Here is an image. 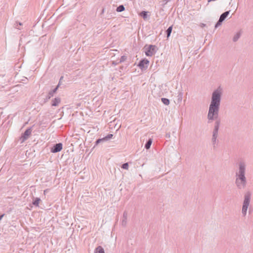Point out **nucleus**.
Wrapping results in <instances>:
<instances>
[{"label": "nucleus", "mask_w": 253, "mask_h": 253, "mask_svg": "<svg viewBox=\"0 0 253 253\" xmlns=\"http://www.w3.org/2000/svg\"><path fill=\"white\" fill-rule=\"evenodd\" d=\"M223 89L221 86H218L211 94V102L209 106L208 113L209 121L218 120L221 96Z\"/></svg>", "instance_id": "f257e3e1"}, {"label": "nucleus", "mask_w": 253, "mask_h": 253, "mask_svg": "<svg viewBox=\"0 0 253 253\" xmlns=\"http://www.w3.org/2000/svg\"><path fill=\"white\" fill-rule=\"evenodd\" d=\"M247 167V163L243 160L239 161L237 164L235 183L238 189H244L247 186V179L246 177Z\"/></svg>", "instance_id": "f03ea898"}, {"label": "nucleus", "mask_w": 253, "mask_h": 253, "mask_svg": "<svg viewBox=\"0 0 253 253\" xmlns=\"http://www.w3.org/2000/svg\"><path fill=\"white\" fill-rule=\"evenodd\" d=\"M252 194L251 192L248 191L246 192L244 196V201L243 203L242 213L244 216L247 214L248 208L250 205V201L251 199Z\"/></svg>", "instance_id": "7ed1b4c3"}, {"label": "nucleus", "mask_w": 253, "mask_h": 253, "mask_svg": "<svg viewBox=\"0 0 253 253\" xmlns=\"http://www.w3.org/2000/svg\"><path fill=\"white\" fill-rule=\"evenodd\" d=\"M144 49L147 56H152L157 52V46L155 45H145Z\"/></svg>", "instance_id": "20e7f679"}, {"label": "nucleus", "mask_w": 253, "mask_h": 253, "mask_svg": "<svg viewBox=\"0 0 253 253\" xmlns=\"http://www.w3.org/2000/svg\"><path fill=\"white\" fill-rule=\"evenodd\" d=\"M32 131V127H29L28 128L25 132L21 135L20 137V140L22 142L25 141L26 140H27L29 136L31 134Z\"/></svg>", "instance_id": "39448f33"}, {"label": "nucleus", "mask_w": 253, "mask_h": 253, "mask_svg": "<svg viewBox=\"0 0 253 253\" xmlns=\"http://www.w3.org/2000/svg\"><path fill=\"white\" fill-rule=\"evenodd\" d=\"M220 119L216 120L214 123V128H213V130L212 131V136H218V130H219V128L220 126Z\"/></svg>", "instance_id": "423d86ee"}, {"label": "nucleus", "mask_w": 253, "mask_h": 253, "mask_svg": "<svg viewBox=\"0 0 253 253\" xmlns=\"http://www.w3.org/2000/svg\"><path fill=\"white\" fill-rule=\"evenodd\" d=\"M149 61L146 59H143L140 61L138 63V67L142 70L146 69L148 68Z\"/></svg>", "instance_id": "0eeeda50"}, {"label": "nucleus", "mask_w": 253, "mask_h": 253, "mask_svg": "<svg viewBox=\"0 0 253 253\" xmlns=\"http://www.w3.org/2000/svg\"><path fill=\"white\" fill-rule=\"evenodd\" d=\"M63 147V145L61 143H57L54 145L50 149V152L53 153L60 152Z\"/></svg>", "instance_id": "6e6552de"}, {"label": "nucleus", "mask_w": 253, "mask_h": 253, "mask_svg": "<svg viewBox=\"0 0 253 253\" xmlns=\"http://www.w3.org/2000/svg\"><path fill=\"white\" fill-rule=\"evenodd\" d=\"M59 84H58L55 88L50 90L48 92V93L46 97L47 100L49 99L52 96H53L54 94L56 92L58 88L59 87Z\"/></svg>", "instance_id": "1a4fd4ad"}, {"label": "nucleus", "mask_w": 253, "mask_h": 253, "mask_svg": "<svg viewBox=\"0 0 253 253\" xmlns=\"http://www.w3.org/2000/svg\"><path fill=\"white\" fill-rule=\"evenodd\" d=\"M127 213L126 211H125L123 213V218L122 220V225L123 226H126L127 224Z\"/></svg>", "instance_id": "9d476101"}, {"label": "nucleus", "mask_w": 253, "mask_h": 253, "mask_svg": "<svg viewBox=\"0 0 253 253\" xmlns=\"http://www.w3.org/2000/svg\"><path fill=\"white\" fill-rule=\"evenodd\" d=\"M61 102L59 97H56L52 100L51 105L52 106H57Z\"/></svg>", "instance_id": "9b49d317"}, {"label": "nucleus", "mask_w": 253, "mask_h": 253, "mask_svg": "<svg viewBox=\"0 0 253 253\" xmlns=\"http://www.w3.org/2000/svg\"><path fill=\"white\" fill-rule=\"evenodd\" d=\"M230 11V10L227 11L221 14V15L220 16L219 19L223 21L229 15Z\"/></svg>", "instance_id": "f8f14e48"}, {"label": "nucleus", "mask_w": 253, "mask_h": 253, "mask_svg": "<svg viewBox=\"0 0 253 253\" xmlns=\"http://www.w3.org/2000/svg\"><path fill=\"white\" fill-rule=\"evenodd\" d=\"M94 253H105V252L103 247L99 246L94 250Z\"/></svg>", "instance_id": "ddd939ff"}, {"label": "nucleus", "mask_w": 253, "mask_h": 253, "mask_svg": "<svg viewBox=\"0 0 253 253\" xmlns=\"http://www.w3.org/2000/svg\"><path fill=\"white\" fill-rule=\"evenodd\" d=\"M217 136H212L211 141L213 148H215L218 143Z\"/></svg>", "instance_id": "4468645a"}, {"label": "nucleus", "mask_w": 253, "mask_h": 253, "mask_svg": "<svg viewBox=\"0 0 253 253\" xmlns=\"http://www.w3.org/2000/svg\"><path fill=\"white\" fill-rule=\"evenodd\" d=\"M152 143V139L149 138L145 144L144 147L146 149H149Z\"/></svg>", "instance_id": "2eb2a0df"}, {"label": "nucleus", "mask_w": 253, "mask_h": 253, "mask_svg": "<svg viewBox=\"0 0 253 253\" xmlns=\"http://www.w3.org/2000/svg\"><path fill=\"white\" fill-rule=\"evenodd\" d=\"M40 201L41 199L40 198H34L32 204L35 206L38 207Z\"/></svg>", "instance_id": "dca6fc26"}, {"label": "nucleus", "mask_w": 253, "mask_h": 253, "mask_svg": "<svg viewBox=\"0 0 253 253\" xmlns=\"http://www.w3.org/2000/svg\"><path fill=\"white\" fill-rule=\"evenodd\" d=\"M241 33L240 32L237 33L234 36V37L233 38V41L234 42H237L240 38V37L241 36Z\"/></svg>", "instance_id": "f3484780"}, {"label": "nucleus", "mask_w": 253, "mask_h": 253, "mask_svg": "<svg viewBox=\"0 0 253 253\" xmlns=\"http://www.w3.org/2000/svg\"><path fill=\"white\" fill-rule=\"evenodd\" d=\"M172 26H171L169 27L166 30L167 38H169L170 36V35L171 33V32H172Z\"/></svg>", "instance_id": "a211bd4d"}, {"label": "nucleus", "mask_w": 253, "mask_h": 253, "mask_svg": "<svg viewBox=\"0 0 253 253\" xmlns=\"http://www.w3.org/2000/svg\"><path fill=\"white\" fill-rule=\"evenodd\" d=\"M147 13H148L147 11H142L140 13V15L141 16H142L144 19H146L147 18V16H148Z\"/></svg>", "instance_id": "6ab92c4d"}, {"label": "nucleus", "mask_w": 253, "mask_h": 253, "mask_svg": "<svg viewBox=\"0 0 253 253\" xmlns=\"http://www.w3.org/2000/svg\"><path fill=\"white\" fill-rule=\"evenodd\" d=\"M162 102L166 105H168L169 104V99L166 98H161Z\"/></svg>", "instance_id": "aec40b11"}, {"label": "nucleus", "mask_w": 253, "mask_h": 253, "mask_svg": "<svg viewBox=\"0 0 253 253\" xmlns=\"http://www.w3.org/2000/svg\"><path fill=\"white\" fill-rule=\"evenodd\" d=\"M183 98V92H179L177 95V101L178 102H181Z\"/></svg>", "instance_id": "412c9836"}, {"label": "nucleus", "mask_w": 253, "mask_h": 253, "mask_svg": "<svg viewBox=\"0 0 253 253\" xmlns=\"http://www.w3.org/2000/svg\"><path fill=\"white\" fill-rule=\"evenodd\" d=\"M125 7L123 5H120L117 8V11L122 12L125 10Z\"/></svg>", "instance_id": "4be33fe9"}, {"label": "nucleus", "mask_w": 253, "mask_h": 253, "mask_svg": "<svg viewBox=\"0 0 253 253\" xmlns=\"http://www.w3.org/2000/svg\"><path fill=\"white\" fill-rule=\"evenodd\" d=\"M113 137V134H109L107 135L105 137H103V139H104V141L108 140L109 139Z\"/></svg>", "instance_id": "5701e85b"}, {"label": "nucleus", "mask_w": 253, "mask_h": 253, "mask_svg": "<svg viewBox=\"0 0 253 253\" xmlns=\"http://www.w3.org/2000/svg\"><path fill=\"white\" fill-rule=\"evenodd\" d=\"M104 142V139H103V138H100V139H98L97 140H96V141H95V145H98L99 143H101V142Z\"/></svg>", "instance_id": "b1692460"}, {"label": "nucleus", "mask_w": 253, "mask_h": 253, "mask_svg": "<svg viewBox=\"0 0 253 253\" xmlns=\"http://www.w3.org/2000/svg\"><path fill=\"white\" fill-rule=\"evenodd\" d=\"M122 168L125 169H127L128 168V164L127 163H124L122 166Z\"/></svg>", "instance_id": "393cba45"}, {"label": "nucleus", "mask_w": 253, "mask_h": 253, "mask_svg": "<svg viewBox=\"0 0 253 253\" xmlns=\"http://www.w3.org/2000/svg\"><path fill=\"white\" fill-rule=\"evenodd\" d=\"M222 22H223L222 21L219 19L215 25V28H217L218 26H220L221 25Z\"/></svg>", "instance_id": "a878e982"}, {"label": "nucleus", "mask_w": 253, "mask_h": 253, "mask_svg": "<svg viewBox=\"0 0 253 253\" xmlns=\"http://www.w3.org/2000/svg\"><path fill=\"white\" fill-rule=\"evenodd\" d=\"M126 59V57L125 55L122 56L120 59V63L124 62Z\"/></svg>", "instance_id": "bb28decb"}, {"label": "nucleus", "mask_w": 253, "mask_h": 253, "mask_svg": "<svg viewBox=\"0 0 253 253\" xmlns=\"http://www.w3.org/2000/svg\"><path fill=\"white\" fill-rule=\"evenodd\" d=\"M19 25L18 24V22H16V23L14 24V27L18 30H21V28L19 27Z\"/></svg>", "instance_id": "cd10ccee"}, {"label": "nucleus", "mask_w": 253, "mask_h": 253, "mask_svg": "<svg viewBox=\"0 0 253 253\" xmlns=\"http://www.w3.org/2000/svg\"><path fill=\"white\" fill-rule=\"evenodd\" d=\"M4 213L0 215V221L1 220L2 218L4 216Z\"/></svg>", "instance_id": "c85d7f7f"}, {"label": "nucleus", "mask_w": 253, "mask_h": 253, "mask_svg": "<svg viewBox=\"0 0 253 253\" xmlns=\"http://www.w3.org/2000/svg\"><path fill=\"white\" fill-rule=\"evenodd\" d=\"M18 24L19 26H22L23 25V24L22 23H21V22H18Z\"/></svg>", "instance_id": "c756f323"}, {"label": "nucleus", "mask_w": 253, "mask_h": 253, "mask_svg": "<svg viewBox=\"0 0 253 253\" xmlns=\"http://www.w3.org/2000/svg\"><path fill=\"white\" fill-rule=\"evenodd\" d=\"M63 77H62H62L60 78V80H61L63 79Z\"/></svg>", "instance_id": "7c9ffc66"}, {"label": "nucleus", "mask_w": 253, "mask_h": 253, "mask_svg": "<svg viewBox=\"0 0 253 253\" xmlns=\"http://www.w3.org/2000/svg\"><path fill=\"white\" fill-rule=\"evenodd\" d=\"M166 1V2H168V1H169L170 0H165Z\"/></svg>", "instance_id": "2f4dec72"}]
</instances>
